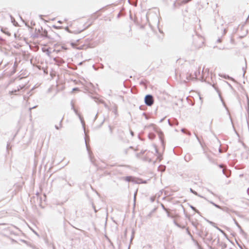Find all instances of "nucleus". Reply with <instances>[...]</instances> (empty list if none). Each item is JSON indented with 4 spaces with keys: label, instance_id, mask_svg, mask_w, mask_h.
<instances>
[{
    "label": "nucleus",
    "instance_id": "f257e3e1",
    "mask_svg": "<svg viewBox=\"0 0 249 249\" xmlns=\"http://www.w3.org/2000/svg\"><path fill=\"white\" fill-rule=\"evenodd\" d=\"M145 103L146 105L151 106L153 104V98L151 95H147L144 99Z\"/></svg>",
    "mask_w": 249,
    "mask_h": 249
},
{
    "label": "nucleus",
    "instance_id": "f03ea898",
    "mask_svg": "<svg viewBox=\"0 0 249 249\" xmlns=\"http://www.w3.org/2000/svg\"><path fill=\"white\" fill-rule=\"evenodd\" d=\"M24 87H25V85H19V86L18 87L17 89H15V90H12V91H10L9 92V94H10V95H11V94H15V95H16V94H17V93H17V91H19L20 89H22L23 88H24Z\"/></svg>",
    "mask_w": 249,
    "mask_h": 249
},
{
    "label": "nucleus",
    "instance_id": "7ed1b4c3",
    "mask_svg": "<svg viewBox=\"0 0 249 249\" xmlns=\"http://www.w3.org/2000/svg\"><path fill=\"white\" fill-rule=\"evenodd\" d=\"M71 108H72V109L73 110V111H74V112L75 113V114H76V115H77L78 116H79L80 119L81 120V117H80V115H79V113H78L77 110L76 109H75V108H74L73 104V103H71Z\"/></svg>",
    "mask_w": 249,
    "mask_h": 249
},
{
    "label": "nucleus",
    "instance_id": "20e7f679",
    "mask_svg": "<svg viewBox=\"0 0 249 249\" xmlns=\"http://www.w3.org/2000/svg\"><path fill=\"white\" fill-rule=\"evenodd\" d=\"M85 142H86V144L87 150L89 151V157L90 158L91 161L92 162V159H91V154H90V152L89 151V147H88V144H87V140L86 138L85 139Z\"/></svg>",
    "mask_w": 249,
    "mask_h": 249
},
{
    "label": "nucleus",
    "instance_id": "39448f33",
    "mask_svg": "<svg viewBox=\"0 0 249 249\" xmlns=\"http://www.w3.org/2000/svg\"><path fill=\"white\" fill-rule=\"evenodd\" d=\"M165 169V167L163 165H160L159 167V170L161 172L164 171Z\"/></svg>",
    "mask_w": 249,
    "mask_h": 249
},
{
    "label": "nucleus",
    "instance_id": "423d86ee",
    "mask_svg": "<svg viewBox=\"0 0 249 249\" xmlns=\"http://www.w3.org/2000/svg\"><path fill=\"white\" fill-rule=\"evenodd\" d=\"M190 191H191L192 193H193L194 194H195V195H197V193L196 191H194V190H193L192 189H191V188L190 189Z\"/></svg>",
    "mask_w": 249,
    "mask_h": 249
},
{
    "label": "nucleus",
    "instance_id": "0eeeda50",
    "mask_svg": "<svg viewBox=\"0 0 249 249\" xmlns=\"http://www.w3.org/2000/svg\"><path fill=\"white\" fill-rule=\"evenodd\" d=\"M191 208L196 213H199V212L193 206H191Z\"/></svg>",
    "mask_w": 249,
    "mask_h": 249
},
{
    "label": "nucleus",
    "instance_id": "6e6552de",
    "mask_svg": "<svg viewBox=\"0 0 249 249\" xmlns=\"http://www.w3.org/2000/svg\"><path fill=\"white\" fill-rule=\"evenodd\" d=\"M131 178L130 177H127L125 178V180L127 181H131Z\"/></svg>",
    "mask_w": 249,
    "mask_h": 249
},
{
    "label": "nucleus",
    "instance_id": "1a4fd4ad",
    "mask_svg": "<svg viewBox=\"0 0 249 249\" xmlns=\"http://www.w3.org/2000/svg\"><path fill=\"white\" fill-rule=\"evenodd\" d=\"M213 204L214 206H215L216 207H217V208H219V209H221V207L220 206L217 205H216V204H214V203H213Z\"/></svg>",
    "mask_w": 249,
    "mask_h": 249
},
{
    "label": "nucleus",
    "instance_id": "9d476101",
    "mask_svg": "<svg viewBox=\"0 0 249 249\" xmlns=\"http://www.w3.org/2000/svg\"><path fill=\"white\" fill-rule=\"evenodd\" d=\"M53 27H54V28H55V29H60V28H61V27H57V26H55V25H54V26H53Z\"/></svg>",
    "mask_w": 249,
    "mask_h": 249
},
{
    "label": "nucleus",
    "instance_id": "9b49d317",
    "mask_svg": "<svg viewBox=\"0 0 249 249\" xmlns=\"http://www.w3.org/2000/svg\"><path fill=\"white\" fill-rule=\"evenodd\" d=\"M65 30H66V31H68V32H69V33H71V32L69 30V29L68 27H66V28H65Z\"/></svg>",
    "mask_w": 249,
    "mask_h": 249
},
{
    "label": "nucleus",
    "instance_id": "f8f14e48",
    "mask_svg": "<svg viewBox=\"0 0 249 249\" xmlns=\"http://www.w3.org/2000/svg\"><path fill=\"white\" fill-rule=\"evenodd\" d=\"M37 107V106H36L35 107L30 108V110H31L32 109L36 108Z\"/></svg>",
    "mask_w": 249,
    "mask_h": 249
},
{
    "label": "nucleus",
    "instance_id": "ddd939ff",
    "mask_svg": "<svg viewBox=\"0 0 249 249\" xmlns=\"http://www.w3.org/2000/svg\"><path fill=\"white\" fill-rule=\"evenodd\" d=\"M223 173L227 177H228V175L226 174V173L225 172V169H223Z\"/></svg>",
    "mask_w": 249,
    "mask_h": 249
},
{
    "label": "nucleus",
    "instance_id": "4468645a",
    "mask_svg": "<svg viewBox=\"0 0 249 249\" xmlns=\"http://www.w3.org/2000/svg\"><path fill=\"white\" fill-rule=\"evenodd\" d=\"M162 208L165 210L166 211H167V209L164 207V205L162 204Z\"/></svg>",
    "mask_w": 249,
    "mask_h": 249
},
{
    "label": "nucleus",
    "instance_id": "2eb2a0df",
    "mask_svg": "<svg viewBox=\"0 0 249 249\" xmlns=\"http://www.w3.org/2000/svg\"><path fill=\"white\" fill-rule=\"evenodd\" d=\"M216 228L219 230L221 232H222V233H224L223 231L222 230H221V229H220L218 227H216Z\"/></svg>",
    "mask_w": 249,
    "mask_h": 249
},
{
    "label": "nucleus",
    "instance_id": "dca6fc26",
    "mask_svg": "<svg viewBox=\"0 0 249 249\" xmlns=\"http://www.w3.org/2000/svg\"><path fill=\"white\" fill-rule=\"evenodd\" d=\"M73 91H75V90H78V89L77 88H73V89H72Z\"/></svg>",
    "mask_w": 249,
    "mask_h": 249
},
{
    "label": "nucleus",
    "instance_id": "f3484780",
    "mask_svg": "<svg viewBox=\"0 0 249 249\" xmlns=\"http://www.w3.org/2000/svg\"><path fill=\"white\" fill-rule=\"evenodd\" d=\"M62 120H63V119H61V121H60V127H61V126H62L61 123H62Z\"/></svg>",
    "mask_w": 249,
    "mask_h": 249
},
{
    "label": "nucleus",
    "instance_id": "a211bd4d",
    "mask_svg": "<svg viewBox=\"0 0 249 249\" xmlns=\"http://www.w3.org/2000/svg\"><path fill=\"white\" fill-rule=\"evenodd\" d=\"M55 128H56V129H59V128H60V127H58L57 125H55Z\"/></svg>",
    "mask_w": 249,
    "mask_h": 249
},
{
    "label": "nucleus",
    "instance_id": "6ab92c4d",
    "mask_svg": "<svg viewBox=\"0 0 249 249\" xmlns=\"http://www.w3.org/2000/svg\"><path fill=\"white\" fill-rule=\"evenodd\" d=\"M211 224H212V225H213L214 224V223H213V222H211V221H209V222Z\"/></svg>",
    "mask_w": 249,
    "mask_h": 249
},
{
    "label": "nucleus",
    "instance_id": "aec40b11",
    "mask_svg": "<svg viewBox=\"0 0 249 249\" xmlns=\"http://www.w3.org/2000/svg\"><path fill=\"white\" fill-rule=\"evenodd\" d=\"M174 223L176 225L178 226H179L178 224L176 222V221H174Z\"/></svg>",
    "mask_w": 249,
    "mask_h": 249
},
{
    "label": "nucleus",
    "instance_id": "412c9836",
    "mask_svg": "<svg viewBox=\"0 0 249 249\" xmlns=\"http://www.w3.org/2000/svg\"><path fill=\"white\" fill-rule=\"evenodd\" d=\"M168 123L170 125H172V124L170 123V121L168 120Z\"/></svg>",
    "mask_w": 249,
    "mask_h": 249
},
{
    "label": "nucleus",
    "instance_id": "4be33fe9",
    "mask_svg": "<svg viewBox=\"0 0 249 249\" xmlns=\"http://www.w3.org/2000/svg\"><path fill=\"white\" fill-rule=\"evenodd\" d=\"M168 123L170 125H172V124L170 123V121L168 120Z\"/></svg>",
    "mask_w": 249,
    "mask_h": 249
},
{
    "label": "nucleus",
    "instance_id": "5701e85b",
    "mask_svg": "<svg viewBox=\"0 0 249 249\" xmlns=\"http://www.w3.org/2000/svg\"><path fill=\"white\" fill-rule=\"evenodd\" d=\"M193 224L194 226H195L196 227V225L194 223H193Z\"/></svg>",
    "mask_w": 249,
    "mask_h": 249
},
{
    "label": "nucleus",
    "instance_id": "b1692460",
    "mask_svg": "<svg viewBox=\"0 0 249 249\" xmlns=\"http://www.w3.org/2000/svg\"><path fill=\"white\" fill-rule=\"evenodd\" d=\"M181 131L184 132L185 131V129H181Z\"/></svg>",
    "mask_w": 249,
    "mask_h": 249
},
{
    "label": "nucleus",
    "instance_id": "393cba45",
    "mask_svg": "<svg viewBox=\"0 0 249 249\" xmlns=\"http://www.w3.org/2000/svg\"><path fill=\"white\" fill-rule=\"evenodd\" d=\"M58 23H62V21H60V20H59V21H58Z\"/></svg>",
    "mask_w": 249,
    "mask_h": 249
},
{
    "label": "nucleus",
    "instance_id": "a878e982",
    "mask_svg": "<svg viewBox=\"0 0 249 249\" xmlns=\"http://www.w3.org/2000/svg\"><path fill=\"white\" fill-rule=\"evenodd\" d=\"M195 135H196V137L197 139V140H199V139H198V137L197 136V135H196V134H195Z\"/></svg>",
    "mask_w": 249,
    "mask_h": 249
},
{
    "label": "nucleus",
    "instance_id": "bb28decb",
    "mask_svg": "<svg viewBox=\"0 0 249 249\" xmlns=\"http://www.w3.org/2000/svg\"><path fill=\"white\" fill-rule=\"evenodd\" d=\"M219 166L220 168H223V165H219Z\"/></svg>",
    "mask_w": 249,
    "mask_h": 249
},
{
    "label": "nucleus",
    "instance_id": "cd10ccee",
    "mask_svg": "<svg viewBox=\"0 0 249 249\" xmlns=\"http://www.w3.org/2000/svg\"><path fill=\"white\" fill-rule=\"evenodd\" d=\"M131 134L132 135H133V132L132 131L131 132Z\"/></svg>",
    "mask_w": 249,
    "mask_h": 249
},
{
    "label": "nucleus",
    "instance_id": "c85d7f7f",
    "mask_svg": "<svg viewBox=\"0 0 249 249\" xmlns=\"http://www.w3.org/2000/svg\"><path fill=\"white\" fill-rule=\"evenodd\" d=\"M222 101L223 102L222 100ZM223 103L224 106H225V103L224 102H223Z\"/></svg>",
    "mask_w": 249,
    "mask_h": 249
},
{
    "label": "nucleus",
    "instance_id": "c756f323",
    "mask_svg": "<svg viewBox=\"0 0 249 249\" xmlns=\"http://www.w3.org/2000/svg\"><path fill=\"white\" fill-rule=\"evenodd\" d=\"M167 215H168V216H169V213H168Z\"/></svg>",
    "mask_w": 249,
    "mask_h": 249
}]
</instances>
